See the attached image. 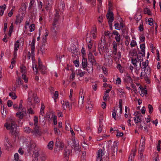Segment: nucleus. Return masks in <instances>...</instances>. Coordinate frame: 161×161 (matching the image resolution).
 <instances>
[{
  "label": "nucleus",
  "instance_id": "cd10ccee",
  "mask_svg": "<svg viewBox=\"0 0 161 161\" xmlns=\"http://www.w3.org/2000/svg\"><path fill=\"white\" fill-rule=\"evenodd\" d=\"M94 56L91 52H89L88 54V59L89 60H91L93 58H94Z\"/></svg>",
  "mask_w": 161,
  "mask_h": 161
},
{
  "label": "nucleus",
  "instance_id": "6ab92c4d",
  "mask_svg": "<svg viewBox=\"0 0 161 161\" xmlns=\"http://www.w3.org/2000/svg\"><path fill=\"white\" fill-rule=\"evenodd\" d=\"M6 6L5 4H4L2 7H0V14L2 16L3 15V12L5 9Z\"/></svg>",
  "mask_w": 161,
  "mask_h": 161
},
{
  "label": "nucleus",
  "instance_id": "473e14b6",
  "mask_svg": "<svg viewBox=\"0 0 161 161\" xmlns=\"http://www.w3.org/2000/svg\"><path fill=\"white\" fill-rule=\"evenodd\" d=\"M41 110L40 112V113L41 114H44V110L45 108L44 104L43 103H42L41 105Z\"/></svg>",
  "mask_w": 161,
  "mask_h": 161
},
{
  "label": "nucleus",
  "instance_id": "f3484780",
  "mask_svg": "<svg viewBox=\"0 0 161 161\" xmlns=\"http://www.w3.org/2000/svg\"><path fill=\"white\" fill-rule=\"evenodd\" d=\"M23 81L21 80V78L19 77L18 78V80H17L16 83V86L17 87H19L21 84H22Z\"/></svg>",
  "mask_w": 161,
  "mask_h": 161
},
{
  "label": "nucleus",
  "instance_id": "f257e3e1",
  "mask_svg": "<svg viewBox=\"0 0 161 161\" xmlns=\"http://www.w3.org/2000/svg\"><path fill=\"white\" fill-rule=\"evenodd\" d=\"M5 126L7 129H10L12 130V132L16 131L17 125L14 121L10 120L9 123H6L5 124Z\"/></svg>",
  "mask_w": 161,
  "mask_h": 161
},
{
  "label": "nucleus",
  "instance_id": "69168bd1",
  "mask_svg": "<svg viewBox=\"0 0 161 161\" xmlns=\"http://www.w3.org/2000/svg\"><path fill=\"white\" fill-rule=\"evenodd\" d=\"M140 40H141V41L142 42H143L145 40V38L144 36H141L140 37Z\"/></svg>",
  "mask_w": 161,
  "mask_h": 161
},
{
  "label": "nucleus",
  "instance_id": "4c0bfd02",
  "mask_svg": "<svg viewBox=\"0 0 161 161\" xmlns=\"http://www.w3.org/2000/svg\"><path fill=\"white\" fill-rule=\"evenodd\" d=\"M148 21L149 22V24L150 25H152L153 24V20L152 18H150L148 19Z\"/></svg>",
  "mask_w": 161,
  "mask_h": 161
},
{
  "label": "nucleus",
  "instance_id": "aec40b11",
  "mask_svg": "<svg viewBox=\"0 0 161 161\" xmlns=\"http://www.w3.org/2000/svg\"><path fill=\"white\" fill-rule=\"evenodd\" d=\"M39 155V153L38 152L34 153L32 155L33 157L34 158L33 161H37V157Z\"/></svg>",
  "mask_w": 161,
  "mask_h": 161
},
{
  "label": "nucleus",
  "instance_id": "bf43d9fd",
  "mask_svg": "<svg viewBox=\"0 0 161 161\" xmlns=\"http://www.w3.org/2000/svg\"><path fill=\"white\" fill-rule=\"evenodd\" d=\"M109 96V95L108 94H106V93L104 94V95L103 97V100L105 101H106L107 100V98Z\"/></svg>",
  "mask_w": 161,
  "mask_h": 161
},
{
  "label": "nucleus",
  "instance_id": "0e129e2a",
  "mask_svg": "<svg viewBox=\"0 0 161 161\" xmlns=\"http://www.w3.org/2000/svg\"><path fill=\"white\" fill-rule=\"evenodd\" d=\"M54 96L55 99H57L58 98V91H55L54 93Z\"/></svg>",
  "mask_w": 161,
  "mask_h": 161
},
{
  "label": "nucleus",
  "instance_id": "a19ab883",
  "mask_svg": "<svg viewBox=\"0 0 161 161\" xmlns=\"http://www.w3.org/2000/svg\"><path fill=\"white\" fill-rule=\"evenodd\" d=\"M113 48H114V50L117 51V44L115 42H113Z\"/></svg>",
  "mask_w": 161,
  "mask_h": 161
},
{
  "label": "nucleus",
  "instance_id": "5701e85b",
  "mask_svg": "<svg viewBox=\"0 0 161 161\" xmlns=\"http://www.w3.org/2000/svg\"><path fill=\"white\" fill-rule=\"evenodd\" d=\"M53 141H50L47 145V147L50 150H52L53 149Z\"/></svg>",
  "mask_w": 161,
  "mask_h": 161
},
{
  "label": "nucleus",
  "instance_id": "72a5a7b5",
  "mask_svg": "<svg viewBox=\"0 0 161 161\" xmlns=\"http://www.w3.org/2000/svg\"><path fill=\"white\" fill-rule=\"evenodd\" d=\"M57 22H53V23L52 30H57L58 27L56 25L57 24Z\"/></svg>",
  "mask_w": 161,
  "mask_h": 161
},
{
  "label": "nucleus",
  "instance_id": "e2e57ef3",
  "mask_svg": "<svg viewBox=\"0 0 161 161\" xmlns=\"http://www.w3.org/2000/svg\"><path fill=\"white\" fill-rule=\"evenodd\" d=\"M7 143L6 144V147L8 148H9L10 147H11L12 145L8 141H7Z\"/></svg>",
  "mask_w": 161,
  "mask_h": 161
},
{
  "label": "nucleus",
  "instance_id": "5fc2aeb1",
  "mask_svg": "<svg viewBox=\"0 0 161 161\" xmlns=\"http://www.w3.org/2000/svg\"><path fill=\"white\" fill-rule=\"evenodd\" d=\"M139 155H140V156L141 157V158H142V157L143 155V150H142V148H141V149H139Z\"/></svg>",
  "mask_w": 161,
  "mask_h": 161
},
{
  "label": "nucleus",
  "instance_id": "58836bf2",
  "mask_svg": "<svg viewBox=\"0 0 161 161\" xmlns=\"http://www.w3.org/2000/svg\"><path fill=\"white\" fill-rule=\"evenodd\" d=\"M137 56V58L138 59V60H139L140 61V66L141 67V62L142 61V57L141 56H138V54H137V55H136Z\"/></svg>",
  "mask_w": 161,
  "mask_h": 161
},
{
  "label": "nucleus",
  "instance_id": "0eeeda50",
  "mask_svg": "<svg viewBox=\"0 0 161 161\" xmlns=\"http://www.w3.org/2000/svg\"><path fill=\"white\" fill-rule=\"evenodd\" d=\"M55 11L56 13L54 15L53 22H55L58 23L60 17V15L59 14V11L57 9L55 10Z\"/></svg>",
  "mask_w": 161,
  "mask_h": 161
},
{
  "label": "nucleus",
  "instance_id": "4be33fe9",
  "mask_svg": "<svg viewBox=\"0 0 161 161\" xmlns=\"http://www.w3.org/2000/svg\"><path fill=\"white\" fill-rule=\"evenodd\" d=\"M144 12L145 14H147L149 15H151L152 14L150 10L147 8H144Z\"/></svg>",
  "mask_w": 161,
  "mask_h": 161
},
{
  "label": "nucleus",
  "instance_id": "f03ea898",
  "mask_svg": "<svg viewBox=\"0 0 161 161\" xmlns=\"http://www.w3.org/2000/svg\"><path fill=\"white\" fill-rule=\"evenodd\" d=\"M114 144L112 142H110L109 143V145H111L112 147L111 148V152L112 154V157H113V158L114 159V156L117 153L118 146L117 145V142H114Z\"/></svg>",
  "mask_w": 161,
  "mask_h": 161
},
{
  "label": "nucleus",
  "instance_id": "c03bdc74",
  "mask_svg": "<svg viewBox=\"0 0 161 161\" xmlns=\"http://www.w3.org/2000/svg\"><path fill=\"white\" fill-rule=\"evenodd\" d=\"M119 23H116L114 25L115 29L117 30H120V27H119Z\"/></svg>",
  "mask_w": 161,
  "mask_h": 161
},
{
  "label": "nucleus",
  "instance_id": "8fccbe9b",
  "mask_svg": "<svg viewBox=\"0 0 161 161\" xmlns=\"http://www.w3.org/2000/svg\"><path fill=\"white\" fill-rule=\"evenodd\" d=\"M115 40L116 41L119 42L120 41V35H118L117 36H116L115 37Z\"/></svg>",
  "mask_w": 161,
  "mask_h": 161
},
{
  "label": "nucleus",
  "instance_id": "2eb2a0df",
  "mask_svg": "<svg viewBox=\"0 0 161 161\" xmlns=\"http://www.w3.org/2000/svg\"><path fill=\"white\" fill-rule=\"evenodd\" d=\"M70 153V151L67 149L65 148L64 152V158H68Z\"/></svg>",
  "mask_w": 161,
  "mask_h": 161
},
{
  "label": "nucleus",
  "instance_id": "c85d7f7f",
  "mask_svg": "<svg viewBox=\"0 0 161 161\" xmlns=\"http://www.w3.org/2000/svg\"><path fill=\"white\" fill-rule=\"evenodd\" d=\"M142 65L143 66H144L143 69H144V71L145 72L147 71V67L148 66L147 64V62H142Z\"/></svg>",
  "mask_w": 161,
  "mask_h": 161
},
{
  "label": "nucleus",
  "instance_id": "774afa93",
  "mask_svg": "<svg viewBox=\"0 0 161 161\" xmlns=\"http://www.w3.org/2000/svg\"><path fill=\"white\" fill-rule=\"evenodd\" d=\"M123 135V133L122 132H118V133L116 135L117 136H122Z\"/></svg>",
  "mask_w": 161,
  "mask_h": 161
},
{
  "label": "nucleus",
  "instance_id": "49530a36",
  "mask_svg": "<svg viewBox=\"0 0 161 161\" xmlns=\"http://www.w3.org/2000/svg\"><path fill=\"white\" fill-rule=\"evenodd\" d=\"M14 159L16 161L18 160L19 159V156L18 153H16L14 155Z\"/></svg>",
  "mask_w": 161,
  "mask_h": 161
},
{
  "label": "nucleus",
  "instance_id": "ea45409f",
  "mask_svg": "<svg viewBox=\"0 0 161 161\" xmlns=\"http://www.w3.org/2000/svg\"><path fill=\"white\" fill-rule=\"evenodd\" d=\"M136 45V43L135 41L134 40H132L130 43V45L131 47H133Z\"/></svg>",
  "mask_w": 161,
  "mask_h": 161
},
{
  "label": "nucleus",
  "instance_id": "13d9d810",
  "mask_svg": "<svg viewBox=\"0 0 161 161\" xmlns=\"http://www.w3.org/2000/svg\"><path fill=\"white\" fill-rule=\"evenodd\" d=\"M53 123L54 124L56 125L57 124V117L55 115H53Z\"/></svg>",
  "mask_w": 161,
  "mask_h": 161
},
{
  "label": "nucleus",
  "instance_id": "f704fd0d",
  "mask_svg": "<svg viewBox=\"0 0 161 161\" xmlns=\"http://www.w3.org/2000/svg\"><path fill=\"white\" fill-rule=\"evenodd\" d=\"M34 120L35 121L34 123V126H37L38 123V117L37 116H35L34 117Z\"/></svg>",
  "mask_w": 161,
  "mask_h": 161
},
{
  "label": "nucleus",
  "instance_id": "052dcab7",
  "mask_svg": "<svg viewBox=\"0 0 161 161\" xmlns=\"http://www.w3.org/2000/svg\"><path fill=\"white\" fill-rule=\"evenodd\" d=\"M90 61L91 63V64H92L93 65L94 64H96V61L94 58H93L92 59L90 60Z\"/></svg>",
  "mask_w": 161,
  "mask_h": 161
},
{
  "label": "nucleus",
  "instance_id": "4d7b16f0",
  "mask_svg": "<svg viewBox=\"0 0 161 161\" xmlns=\"http://www.w3.org/2000/svg\"><path fill=\"white\" fill-rule=\"evenodd\" d=\"M139 30L140 31H143L144 28H143V24L142 25L140 24L139 26Z\"/></svg>",
  "mask_w": 161,
  "mask_h": 161
},
{
  "label": "nucleus",
  "instance_id": "864d4df0",
  "mask_svg": "<svg viewBox=\"0 0 161 161\" xmlns=\"http://www.w3.org/2000/svg\"><path fill=\"white\" fill-rule=\"evenodd\" d=\"M59 146V148L61 150H62L63 149V148H64V144L62 142H60Z\"/></svg>",
  "mask_w": 161,
  "mask_h": 161
},
{
  "label": "nucleus",
  "instance_id": "9b49d317",
  "mask_svg": "<svg viewBox=\"0 0 161 161\" xmlns=\"http://www.w3.org/2000/svg\"><path fill=\"white\" fill-rule=\"evenodd\" d=\"M23 19V16H20L19 14H18L16 17V19L15 22V24L17 25L18 23H21Z\"/></svg>",
  "mask_w": 161,
  "mask_h": 161
},
{
  "label": "nucleus",
  "instance_id": "09e8293b",
  "mask_svg": "<svg viewBox=\"0 0 161 161\" xmlns=\"http://www.w3.org/2000/svg\"><path fill=\"white\" fill-rule=\"evenodd\" d=\"M60 140L59 139L57 140V141L56 143H55V147H57V148L59 146V145L60 143Z\"/></svg>",
  "mask_w": 161,
  "mask_h": 161
},
{
  "label": "nucleus",
  "instance_id": "6e6d98bb",
  "mask_svg": "<svg viewBox=\"0 0 161 161\" xmlns=\"http://www.w3.org/2000/svg\"><path fill=\"white\" fill-rule=\"evenodd\" d=\"M28 111L29 114H34V112L33 111L32 109L31 108H29L28 109Z\"/></svg>",
  "mask_w": 161,
  "mask_h": 161
},
{
  "label": "nucleus",
  "instance_id": "3c124183",
  "mask_svg": "<svg viewBox=\"0 0 161 161\" xmlns=\"http://www.w3.org/2000/svg\"><path fill=\"white\" fill-rule=\"evenodd\" d=\"M74 63L75 64V66L77 67L79 66V62L78 60H76L74 61Z\"/></svg>",
  "mask_w": 161,
  "mask_h": 161
},
{
  "label": "nucleus",
  "instance_id": "338daca9",
  "mask_svg": "<svg viewBox=\"0 0 161 161\" xmlns=\"http://www.w3.org/2000/svg\"><path fill=\"white\" fill-rule=\"evenodd\" d=\"M31 130V129L28 127H25V130L27 132H30Z\"/></svg>",
  "mask_w": 161,
  "mask_h": 161
},
{
  "label": "nucleus",
  "instance_id": "680f3d73",
  "mask_svg": "<svg viewBox=\"0 0 161 161\" xmlns=\"http://www.w3.org/2000/svg\"><path fill=\"white\" fill-rule=\"evenodd\" d=\"M140 117H139V116H137V117H135L134 118V120L135 121L136 123H139V122H138V119H139V118Z\"/></svg>",
  "mask_w": 161,
  "mask_h": 161
},
{
  "label": "nucleus",
  "instance_id": "a878e982",
  "mask_svg": "<svg viewBox=\"0 0 161 161\" xmlns=\"http://www.w3.org/2000/svg\"><path fill=\"white\" fill-rule=\"evenodd\" d=\"M142 18V16L141 14H136L135 16V19L137 21L140 20Z\"/></svg>",
  "mask_w": 161,
  "mask_h": 161
},
{
  "label": "nucleus",
  "instance_id": "7ed1b4c3",
  "mask_svg": "<svg viewBox=\"0 0 161 161\" xmlns=\"http://www.w3.org/2000/svg\"><path fill=\"white\" fill-rule=\"evenodd\" d=\"M26 115L25 109L24 108H22L20 111L18 112L16 114V116L20 119H22L24 116Z\"/></svg>",
  "mask_w": 161,
  "mask_h": 161
},
{
  "label": "nucleus",
  "instance_id": "e433bc0d",
  "mask_svg": "<svg viewBox=\"0 0 161 161\" xmlns=\"http://www.w3.org/2000/svg\"><path fill=\"white\" fill-rule=\"evenodd\" d=\"M30 32H31L34 30L35 25L34 24H31L30 26Z\"/></svg>",
  "mask_w": 161,
  "mask_h": 161
},
{
  "label": "nucleus",
  "instance_id": "7c9ffc66",
  "mask_svg": "<svg viewBox=\"0 0 161 161\" xmlns=\"http://www.w3.org/2000/svg\"><path fill=\"white\" fill-rule=\"evenodd\" d=\"M19 41H17L14 44V51H17L19 47Z\"/></svg>",
  "mask_w": 161,
  "mask_h": 161
},
{
  "label": "nucleus",
  "instance_id": "1a4fd4ad",
  "mask_svg": "<svg viewBox=\"0 0 161 161\" xmlns=\"http://www.w3.org/2000/svg\"><path fill=\"white\" fill-rule=\"evenodd\" d=\"M84 95L83 92L80 93L79 98V104H83L84 103Z\"/></svg>",
  "mask_w": 161,
  "mask_h": 161
},
{
  "label": "nucleus",
  "instance_id": "412c9836",
  "mask_svg": "<svg viewBox=\"0 0 161 161\" xmlns=\"http://www.w3.org/2000/svg\"><path fill=\"white\" fill-rule=\"evenodd\" d=\"M87 70L89 73L92 72L93 70V66L92 64H90L87 67Z\"/></svg>",
  "mask_w": 161,
  "mask_h": 161
},
{
  "label": "nucleus",
  "instance_id": "c9c22d12",
  "mask_svg": "<svg viewBox=\"0 0 161 161\" xmlns=\"http://www.w3.org/2000/svg\"><path fill=\"white\" fill-rule=\"evenodd\" d=\"M131 62L133 65L136 66H137L136 63L137 62V61L136 58L135 59H134L133 58H131Z\"/></svg>",
  "mask_w": 161,
  "mask_h": 161
},
{
  "label": "nucleus",
  "instance_id": "2f4dec72",
  "mask_svg": "<svg viewBox=\"0 0 161 161\" xmlns=\"http://www.w3.org/2000/svg\"><path fill=\"white\" fill-rule=\"evenodd\" d=\"M148 108L149 109V113L150 114L152 113L153 110L152 105L151 104H149L148 106Z\"/></svg>",
  "mask_w": 161,
  "mask_h": 161
},
{
  "label": "nucleus",
  "instance_id": "a211bd4d",
  "mask_svg": "<svg viewBox=\"0 0 161 161\" xmlns=\"http://www.w3.org/2000/svg\"><path fill=\"white\" fill-rule=\"evenodd\" d=\"M82 66L84 69H85V68L87 66V59L86 58H83L82 61Z\"/></svg>",
  "mask_w": 161,
  "mask_h": 161
},
{
  "label": "nucleus",
  "instance_id": "a18cd8bd",
  "mask_svg": "<svg viewBox=\"0 0 161 161\" xmlns=\"http://www.w3.org/2000/svg\"><path fill=\"white\" fill-rule=\"evenodd\" d=\"M114 112L112 113V115L113 118H114L115 120H116V113L115 112V108L114 109Z\"/></svg>",
  "mask_w": 161,
  "mask_h": 161
},
{
  "label": "nucleus",
  "instance_id": "ddd939ff",
  "mask_svg": "<svg viewBox=\"0 0 161 161\" xmlns=\"http://www.w3.org/2000/svg\"><path fill=\"white\" fill-rule=\"evenodd\" d=\"M38 68L39 70L41 71L42 74H44L45 73L46 68L45 66H43L42 64H39Z\"/></svg>",
  "mask_w": 161,
  "mask_h": 161
},
{
  "label": "nucleus",
  "instance_id": "6e6552de",
  "mask_svg": "<svg viewBox=\"0 0 161 161\" xmlns=\"http://www.w3.org/2000/svg\"><path fill=\"white\" fill-rule=\"evenodd\" d=\"M73 145L71 146L72 148L74 149L75 150H79L80 149L79 144L76 142L75 140H73Z\"/></svg>",
  "mask_w": 161,
  "mask_h": 161
},
{
  "label": "nucleus",
  "instance_id": "423d86ee",
  "mask_svg": "<svg viewBox=\"0 0 161 161\" xmlns=\"http://www.w3.org/2000/svg\"><path fill=\"white\" fill-rule=\"evenodd\" d=\"M35 126V127L33 132L39 135H40L42 134L40 127L37 125Z\"/></svg>",
  "mask_w": 161,
  "mask_h": 161
},
{
  "label": "nucleus",
  "instance_id": "39448f33",
  "mask_svg": "<svg viewBox=\"0 0 161 161\" xmlns=\"http://www.w3.org/2000/svg\"><path fill=\"white\" fill-rule=\"evenodd\" d=\"M145 74H144V79L145 80L148 82V83H150V81L149 79V77L150 76V70L147 69V71L145 72Z\"/></svg>",
  "mask_w": 161,
  "mask_h": 161
},
{
  "label": "nucleus",
  "instance_id": "c756f323",
  "mask_svg": "<svg viewBox=\"0 0 161 161\" xmlns=\"http://www.w3.org/2000/svg\"><path fill=\"white\" fill-rule=\"evenodd\" d=\"M139 88H140V90H141V92L144 93L143 95H142V97L145 94H147V90H145V89H143V88L141 86H140Z\"/></svg>",
  "mask_w": 161,
  "mask_h": 161
},
{
  "label": "nucleus",
  "instance_id": "de8ad7c7",
  "mask_svg": "<svg viewBox=\"0 0 161 161\" xmlns=\"http://www.w3.org/2000/svg\"><path fill=\"white\" fill-rule=\"evenodd\" d=\"M3 109L2 110V109H1V114L3 115H5L6 114V110L4 111V106H3Z\"/></svg>",
  "mask_w": 161,
  "mask_h": 161
},
{
  "label": "nucleus",
  "instance_id": "393cba45",
  "mask_svg": "<svg viewBox=\"0 0 161 161\" xmlns=\"http://www.w3.org/2000/svg\"><path fill=\"white\" fill-rule=\"evenodd\" d=\"M9 96L12 97L13 99H15L17 97V96L14 92H10L9 94Z\"/></svg>",
  "mask_w": 161,
  "mask_h": 161
},
{
  "label": "nucleus",
  "instance_id": "9d476101",
  "mask_svg": "<svg viewBox=\"0 0 161 161\" xmlns=\"http://www.w3.org/2000/svg\"><path fill=\"white\" fill-rule=\"evenodd\" d=\"M124 80L125 82L127 83H133L132 79L128 73L126 74V76L124 79Z\"/></svg>",
  "mask_w": 161,
  "mask_h": 161
},
{
  "label": "nucleus",
  "instance_id": "79ce46f5",
  "mask_svg": "<svg viewBox=\"0 0 161 161\" xmlns=\"http://www.w3.org/2000/svg\"><path fill=\"white\" fill-rule=\"evenodd\" d=\"M7 104L8 107H11L13 105V102L9 100L7 102Z\"/></svg>",
  "mask_w": 161,
  "mask_h": 161
},
{
  "label": "nucleus",
  "instance_id": "b1692460",
  "mask_svg": "<svg viewBox=\"0 0 161 161\" xmlns=\"http://www.w3.org/2000/svg\"><path fill=\"white\" fill-rule=\"evenodd\" d=\"M21 72L23 74H25L26 72V70L25 69L26 67L23 65L20 67Z\"/></svg>",
  "mask_w": 161,
  "mask_h": 161
},
{
  "label": "nucleus",
  "instance_id": "f8f14e48",
  "mask_svg": "<svg viewBox=\"0 0 161 161\" xmlns=\"http://www.w3.org/2000/svg\"><path fill=\"white\" fill-rule=\"evenodd\" d=\"M104 154V153H103V150L102 149H99L97 152V160H98V159H102V156H103Z\"/></svg>",
  "mask_w": 161,
  "mask_h": 161
},
{
  "label": "nucleus",
  "instance_id": "dca6fc26",
  "mask_svg": "<svg viewBox=\"0 0 161 161\" xmlns=\"http://www.w3.org/2000/svg\"><path fill=\"white\" fill-rule=\"evenodd\" d=\"M129 55L132 57L134 56H136L137 55V52L135 49L130 51L129 53Z\"/></svg>",
  "mask_w": 161,
  "mask_h": 161
},
{
  "label": "nucleus",
  "instance_id": "bb28decb",
  "mask_svg": "<svg viewBox=\"0 0 161 161\" xmlns=\"http://www.w3.org/2000/svg\"><path fill=\"white\" fill-rule=\"evenodd\" d=\"M145 141V137H144L142 136L140 140L141 142L140 143V145H141L142 147L144 145Z\"/></svg>",
  "mask_w": 161,
  "mask_h": 161
},
{
  "label": "nucleus",
  "instance_id": "20e7f679",
  "mask_svg": "<svg viewBox=\"0 0 161 161\" xmlns=\"http://www.w3.org/2000/svg\"><path fill=\"white\" fill-rule=\"evenodd\" d=\"M109 11V8L107 14V18L109 19L108 21L110 22H113L114 20V14L112 12H110Z\"/></svg>",
  "mask_w": 161,
  "mask_h": 161
},
{
  "label": "nucleus",
  "instance_id": "4468645a",
  "mask_svg": "<svg viewBox=\"0 0 161 161\" xmlns=\"http://www.w3.org/2000/svg\"><path fill=\"white\" fill-rule=\"evenodd\" d=\"M102 43H100V44L98 45V49L99 53L100 54H102V52H103V50L104 49V45L102 43V41H101Z\"/></svg>",
  "mask_w": 161,
  "mask_h": 161
},
{
  "label": "nucleus",
  "instance_id": "603ef678",
  "mask_svg": "<svg viewBox=\"0 0 161 161\" xmlns=\"http://www.w3.org/2000/svg\"><path fill=\"white\" fill-rule=\"evenodd\" d=\"M118 92L121 93V95L123 97L124 96H125V92L122 91V90L120 89H119L118 90Z\"/></svg>",
  "mask_w": 161,
  "mask_h": 161
},
{
  "label": "nucleus",
  "instance_id": "37998d69",
  "mask_svg": "<svg viewBox=\"0 0 161 161\" xmlns=\"http://www.w3.org/2000/svg\"><path fill=\"white\" fill-rule=\"evenodd\" d=\"M160 144H161V141L159 140L158 142V146L157 147V150L158 151H159L160 150Z\"/></svg>",
  "mask_w": 161,
  "mask_h": 161
}]
</instances>
